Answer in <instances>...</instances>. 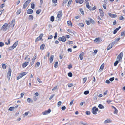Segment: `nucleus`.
Instances as JSON below:
<instances>
[{
  "label": "nucleus",
  "mask_w": 125,
  "mask_h": 125,
  "mask_svg": "<svg viewBox=\"0 0 125 125\" xmlns=\"http://www.w3.org/2000/svg\"><path fill=\"white\" fill-rule=\"evenodd\" d=\"M62 11H60L58 12V13L57 14L56 18V21H61V14L62 13Z\"/></svg>",
  "instance_id": "nucleus-1"
},
{
  "label": "nucleus",
  "mask_w": 125,
  "mask_h": 125,
  "mask_svg": "<svg viewBox=\"0 0 125 125\" xmlns=\"http://www.w3.org/2000/svg\"><path fill=\"white\" fill-rule=\"evenodd\" d=\"M10 26V25H9L8 24L5 23L2 26L1 29L3 31H5Z\"/></svg>",
  "instance_id": "nucleus-2"
},
{
  "label": "nucleus",
  "mask_w": 125,
  "mask_h": 125,
  "mask_svg": "<svg viewBox=\"0 0 125 125\" xmlns=\"http://www.w3.org/2000/svg\"><path fill=\"white\" fill-rule=\"evenodd\" d=\"M11 73V70L10 68H9V69L8 71L7 74V78L9 81L10 79Z\"/></svg>",
  "instance_id": "nucleus-3"
},
{
  "label": "nucleus",
  "mask_w": 125,
  "mask_h": 125,
  "mask_svg": "<svg viewBox=\"0 0 125 125\" xmlns=\"http://www.w3.org/2000/svg\"><path fill=\"white\" fill-rule=\"evenodd\" d=\"M92 112L93 113L94 115H96L97 114V112L98 110V109L96 108V107H94L92 109Z\"/></svg>",
  "instance_id": "nucleus-4"
},
{
  "label": "nucleus",
  "mask_w": 125,
  "mask_h": 125,
  "mask_svg": "<svg viewBox=\"0 0 125 125\" xmlns=\"http://www.w3.org/2000/svg\"><path fill=\"white\" fill-rule=\"evenodd\" d=\"M31 0H27L26 1L25 3L24 4L23 6V8L25 9L26 8L28 5L29 4V3L31 1Z\"/></svg>",
  "instance_id": "nucleus-5"
},
{
  "label": "nucleus",
  "mask_w": 125,
  "mask_h": 125,
  "mask_svg": "<svg viewBox=\"0 0 125 125\" xmlns=\"http://www.w3.org/2000/svg\"><path fill=\"white\" fill-rule=\"evenodd\" d=\"M115 44V42H113L111 43L109 46L107 47V50H108L111 49L112 47L114 45V44Z\"/></svg>",
  "instance_id": "nucleus-6"
},
{
  "label": "nucleus",
  "mask_w": 125,
  "mask_h": 125,
  "mask_svg": "<svg viewBox=\"0 0 125 125\" xmlns=\"http://www.w3.org/2000/svg\"><path fill=\"white\" fill-rule=\"evenodd\" d=\"M123 56V53L122 52H121L117 57V60L118 61L121 60Z\"/></svg>",
  "instance_id": "nucleus-7"
},
{
  "label": "nucleus",
  "mask_w": 125,
  "mask_h": 125,
  "mask_svg": "<svg viewBox=\"0 0 125 125\" xmlns=\"http://www.w3.org/2000/svg\"><path fill=\"white\" fill-rule=\"evenodd\" d=\"M15 19H13L11 22L10 23H8V25H10V26L11 25H12L13 26L12 27H13L14 26L15 24Z\"/></svg>",
  "instance_id": "nucleus-8"
},
{
  "label": "nucleus",
  "mask_w": 125,
  "mask_h": 125,
  "mask_svg": "<svg viewBox=\"0 0 125 125\" xmlns=\"http://www.w3.org/2000/svg\"><path fill=\"white\" fill-rule=\"evenodd\" d=\"M58 40L59 41H61L63 42H65L66 41V39L65 37L63 36L62 37H59Z\"/></svg>",
  "instance_id": "nucleus-9"
},
{
  "label": "nucleus",
  "mask_w": 125,
  "mask_h": 125,
  "mask_svg": "<svg viewBox=\"0 0 125 125\" xmlns=\"http://www.w3.org/2000/svg\"><path fill=\"white\" fill-rule=\"evenodd\" d=\"M51 110L50 109H49L47 110H46L42 112V114L44 115H46L50 113Z\"/></svg>",
  "instance_id": "nucleus-10"
},
{
  "label": "nucleus",
  "mask_w": 125,
  "mask_h": 125,
  "mask_svg": "<svg viewBox=\"0 0 125 125\" xmlns=\"http://www.w3.org/2000/svg\"><path fill=\"white\" fill-rule=\"evenodd\" d=\"M43 35V34H40L39 36L37 37L35 40V42H37L40 40L42 37Z\"/></svg>",
  "instance_id": "nucleus-11"
},
{
  "label": "nucleus",
  "mask_w": 125,
  "mask_h": 125,
  "mask_svg": "<svg viewBox=\"0 0 125 125\" xmlns=\"http://www.w3.org/2000/svg\"><path fill=\"white\" fill-rule=\"evenodd\" d=\"M99 12L100 14V16L102 17L104 16V14L102 10L101 9H100L99 10Z\"/></svg>",
  "instance_id": "nucleus-12"
},
{
  "label": "nucleus",
  "mask_w": 125,
  "mask_h": 125,
  "mask_svg": "<svg viewBox=\"0 0 125 125\" xmlns=\"http://www.w3.org/2000/svg\"><path fill=\"white\" fill-rule=\"evenodd\" d=\"M33 10L31 9H28L27 11V13L28 14H31L33 13Z\"/></svg>",
  "instance_id": "nucleus-13"
},
{
  "label": "nucleus",
  "mask_w": 125,
  "mask_h": 125,
  "mask_svg": "<svg viewBox=\"0 0 125 125\" xmlns=\"http://www.w3.org/2000/svg\"><path fill=\"white\" fill-rule=\"evenodd\" d=\"M101 39L100 38H97L94 40V41L96 43H99L101 41Z\"/></svg>",
  "instance_id": "nucleus-14"
},
{
  "label": "nucleus",
  "mask_w": 125,
  "mask_h": 125,
  "mask_svg": "<svg viewBox=\"0 0 125 125\" xmlns=\"http://www.w3.org/2000/svg\"><path fill=\"white\" fill-rule=\"evenodd\" d=\"M108 15L111 17L112 18L116 17L117 16L116 14H113L110 13H108Z\"/></svg>",
  "instance_id": "nucleus-15"
},
{
  "label": "nucleus",
  "mask_w": 125,
  "mask_h": 125,
  "mask_svg": "<svg viewBox=\"0 0 125 125\" xmlns=\"http://www.w3.org/2000/svg\"><path fill=\"white\" fill-rule=\"evenodd\" d=\"M76 2V3H79L80 4L83 3V0H75Z\"/></svg>",
  "instance_id": "nucleus-16"
},
{
  "label": "nucleus",
  "mask_w": 125,
  "mask_h": 125,
  "mask_svg": "<svg viewBox=\"0 0 125 125\" xmlns=\"http://www.w3.org/2000/svg\"><path fill=\"white\" fill-rule=\"evenodd\" d=\"M54 56L53 55H52L49 58L50 62V63H51L53 60Z\"/></svg>",
  "instance_id": "nucleus-17"
},
{
  "label": "nucleus",
  "mask_w": 125,
  "mask_h": 125,
  "mask_svg": "<svg viewBox=\"0 0 125 125\" xmlns=\"http://www.w3.org/2000/svg\"><path fill=\"white\" fill-rule=\"evenodd\" d=\"M29 64V62H26L23 63L22 65V67L23 68H25Z\"/></svg>",
  "instance_id": "nucleus-18"
},
{
  "label": "nucleus",
  "mask_w": 125,
  "mask_h": 125,
  "mask_svg": "<svg viewBox=\"0 0 125 125\" xmlns=\"http://www.w3.org/2000/svg\"><path fill=\"white\" fill-rule=\"evenodd\" d=\"M83 54L84 53L83 52H82L79 55V58L81 60H82L83 59Z\"/></svg>",
  "instance_id": "nucleus-19"
},
{
  "label": "nucleus",
  "mask_w": 125,
  "mask_h": 125,
  "mask_svg": "<svg viewBox=\"0 0 125 125\" xmlns=\"http://www.w3.org/2000/svg\"><path fill=\"white\" fill-rule=\"evenodd\" d=\"M86 7L89 10H91V7L89 6V3L88 2H87L86 3Z\"/></svg>",
  "instance_id": "nucleus-20"
},
{
  "label": "nucleus",
  "mask_w": 125,
  "mask_h": 125,
  "mask_svg": "<svg viewBox=\"0 0 125 125\" xmlns=\"http://www.w3.org/2000/svg\"><path fill=\"white\" fill-rule=\"evenodd\" d=\"M104 66V64L103 63L101 66L99 70L100 71H102L103 69Z\"/></svg>",
  "instance_id": "nucleus-21"
},
{
  "label": "nucleus",
  "mask_w": 125,
  "mask_h": 125,
  "mask_svg": "<svg viewBox=\"0 0 125 125\" xmlns=\"http://www.w3.org/2000/svg\"><path fill=\"white\" fill-rule=\"evenodd\" d=\"M112 122V121L109 119H107L106 120H105L104 122L105 123H111Z\"/></svg>",
  "instance_id": "nucleus-22"
},
{
  "label": "nucleus",
  "mask_w": 125,
  "mask_h": 125,
  "mask_svg": "<svg viewBox=\"0 0 125 125\" xmlns=\"http://www.w3.org/2000/svg\"><path fill=\"white\" fill-rule=\"evenodd\" d=\"M33 19V16L32 15H29L28 19L30 21H32Z\"/></svg>",
  "instance_id": "nucleus-23"
},
{
  "label": "nucleus",
  "mask_w": 125,
  "mask_h": 125,
  "mask_svg": "<svg viewBox=\"0 0 125 125\" xmlns=\"http://www.w3.org/2000/svg\"><path fill=\"white\" fill-rule=\"evenodd\" d=\"M45 45L44 44L41 45L40 46V49L42 50H43L45 47Z\"/></svg>",
  "instance_id": "nucleus-24"
},
{
  "label": "nucleus",
  "mask_w": 125,
  "mask_h": 125,
  "mask_svg": "<svg viewBox=\"0 0 125 125\" xmlns=\"http://www.w3.org/2000/svg\"><path fill=\"white\" fill-rule=\"evenodd\" d=\"M98 107L100 109H103L104 108V106L101 104H100L99 105Z\"/></svg>",
  "instance_id": "nucleus-25"
},
{
  "label": "nucleus",
  "mask_w": 125,
  "mask_h": 125,
  "mask_svg": "<svg viewBox=\"0 0 125 125\" xmlns=\"http://www.w3.org/2000/svg\"><path fill=\"white\" fill-rule=\"evenodd\" d=\"M35 6V4L33 3H32L31 5V8L32 9H34Z\"/></svg>",
  "instance_id": "nucleus-26"
},
{
  "label": "nucleus",
  "mask_w": 125,
  "mask_h": 125,
  "mask_svg": "<svg viewBox=\"0 0 125 125\" xmlns=\"http://www.w3.org/2000/svg\"><path fill=\"white\" fill-rule=\"evenodd\" d=\"M18 41H16L13 45V47L15 48L17 46L18 43Z\"/></svg>",
  "instance_id": "nucleus-27"
},
{
  "label": "nucleus",
  "mask_w": 125,
  "mask_h": 125,
  "mask_svg": "<svg viewBox=\"0 0 125 125\" xmlns=\"http://www.w3.org/2000/svg\"><path fill=\"white\" fill-rule=\"evenodd\" d=\"M67 24L69 26H72V24L71 21H68L67 22Z\"/></svg>",
  "instance_id": "nucleus-28"
},
{
  "label": "nucleus",
  "mask_w": 125,
  "mask_h": 125,
  "mask_svg": "<svg viewBox=\"0 0 125 125\" xmlns=\"http://www.w3.org/2000/svg\"><path fill=\"white\" fill-rule=\"evenodd\" d=\"M27 73H28L27 72H25L22 73H20V74H21V75H22V76L23 77L24 76L27 74Z\"/></svg>",
  "instance_id": "nucleus-29"
},
{
  "label": "nucleus",
  "mask_w": 125,
  "mask_h": 125,
  "mask_svg": "<svg viewBox=\"0 0 125 125\" xmlns=\"http://www.w3.org/2000/svg\"><path fill=\"white\" fill-rule=\"evenodd\" d=\"M15 109V107H11L9 108L8 110L10 111H13Z\"/></svg>",
  "instance_id": "nucleus-30"
},
{
  "label": "nucleus",
  "mask_w": 125,
  "mask_h": 125,
  "mask_svg": "<svg viewBox=\"0 0 125 125\" xmlns=\"http://www.w3.org/2000/svg\"><path fill=\"white\" fill-rule=\"evenodd\" d=\"M80 11L81 14L83 15H84V12L83 9L82 8H80Z\"/></svg>",
  "instance_id": "nucleus-31"
},
{
  "label": "nucleus",
  "mask_w": 125,
  "mask_h": 125,
  "mask_svg": "<svg viewBox=\"0 0 125 125\" xmlns=\"http://www.w3.org/2000/svg\"><path fill=\"white\" fill-rule=\"evenodd\" d=\"M54 20V16H52L50 18V21L52 22H53Z\"/></svg>",
  "instance_id": "nucleus-32"
},
{
  "label": "nucleus",
  "mask_w": 125,
  "mask_h": 125,
  "mask_svg": "<svg viewBox=\"0 0 125 125\" xmlns=\"http://www.w3.org/2000/svg\"><path fill=\"white\" fill-rule=\"evenodd\" d=\"M29 112H26L23 115V116L24 117H25V116H27L28 115Z\"/></svg>",
  "instance_id": "nucleus-33"
},
{
  "label": "nucleus",
  "mask_w": 125,
  "mask_h": 125,
  "mask_svg": "<svg viewBox=\"0 0 125 125\" xmlns=\"http://www.w3.org/2000/svg\"><path fill=\"white\" fill-rule=\"evenodd\" d=\"M118 28H116L115 29L114 31L113 32V34H116L117 32L118 31Z\"/></svg>",
  "instance_id": "nucleus-34"
},
{
  "label": "nucleus",
  "mask_w": 125,
  "mask_h": 125,
  "mask_svg": "<svg viewBox=\"0 0 125 125\" xmlns=\"http://www.w3.org/2000/svg\"><path fill=\"white\" fill-rule=\"evenodd\" d=\"M21 9H20L19 10H18L16 12V14L17 15H19V14L20 13H21Z\"/></svg>",
  "instance_id": "nucleus-35"
},
{
  "label": "nucleus",
  "mask_w": 125,
  "mask_h": 125,
  "mask_svg": "<svg viewBox=\"0 0 125 125\" xmlns=\"http://www.w3.org/2000/svg\"><path fill=\"white\" fill-rule=\"evenodd\" d=\"M73 43V41H70L68 42H67V44H69V45H70L71 44H72Z\"/></svg>",
  "instance_id": "nucleus-36"
},
{
  "label": "nucleus",
  "mask_w": 125,
  "mask_h": 125,
  "mask_svg": "<svg viewBox=\"0 0 125 125\" xmlns=\"http://www.w3.org/2000/svg\"><path fill=\"white\" fill-rule=\"evenodd\" d=\"M118 60H117L114 63V65L115 66H116L118 63L119 62L118 61Z\"/></svg>",
  "instance_id": "nucleus-37"
},
{
  "label": "nucleus",
  "mask_w": 125,
  "mask_h": 125,
  "mask_svg": "<svg viewBox=\"0 0 125 125\" xmlns=\"http://www.w3.org/2000/svg\"><path fill=\"white\" fill-rule=\"evenodd\" d=\"M22 77L21 74H20L17 77V80H18L22 78Z\"/></svg>",
  "instance_id": "nucleus-38"
},
{
  "label": "nucleus",
  "mask_w": 125,
  "mask_h": 125,
  "mask_svg": "<svg viewBox=\"0 0 125 125\" xmlns=\"http://www.w3.org/2000/svg\"><path fill=\"white\" fill-rule=\"evenodd\" d=\"M41 11V9H39L36 11V13L37 14H39Z\"/></svg>",
  "instance_id": "nucleus-39"
},
{
  "label": "nucleus",
  "mask_w": 125,
  "mask_h": 125,
  "mask_svg": "<svg viewBox=\"0 0 125 125\" xmlns=\"http://www.w3.org/2000/svg\"><path fill=\"white\" fill-rule=\"evenodd\" d=\"M58 64V62L57 61H56L54 65V67L55 68H56L57 67Z\"/></svg>",
  "instance_id": "nucleus-40"
},
{
  "label": "nucleus",
  "mask_w": 125,
  "mask_h": 125,
  "mask_svg": "<svg viewBox=\"0 0 125 125\" xmlns=\"http://www.w3.org/2000/svg\"><path fill=\"white\" fill-rule=\"evenodd\" d=\"M68 0H64L63 2L62 5L63 6L68 1Z\"/></svg>",
  "instance_id": "nucleus-41"
},
{
  "label": "nucleus",
  "mask_w": 125,
  "mask_h": 125,
  "mask_svg": "<svg viewBox=\"0 0 125 125\" xmlns=\"http://www.w3.org/2000/svg\"><path fill=\"white\" fill-rule=\"evenodd\" d=\"M120 39V38H118L117 39H115V41H114L113 42H115V43L118 41H119Z\"/></svg>",
  "instance_id": "nucleus-42"
},
{
  "label": "nucleus",
  "mask_w": 125,
  "mask_h": 125,
  "mask_svg": "<svg viewBox=\"0 0 125 125\" xmlns=\"http://www.w3.org/2000/svg\"><path fill=\"white\" fill-rule=\"evenodd\" d=\"M27 101L29 103H30L31 102L32 100L31 98H28L27 99Z\"/></svg>",
  "instance_id": "nucleus-43"
},
{
  "label": "nucleus",
  "mask_w": 125,
  "mask_h": 125,
  "mask_svg": "<svg viewBox=\"0 0 125 125\" xmlns=\"http://www.w3.org/2000/svg\"><path fill=\"white\" fill-rule=\"evenodd\" d=\"M14 48L13 46H12L9 47L8 49L9 50H11L13 49Z\"/></svg>",
  "instance_id": "nucleus-44"
},
{
  "label": "nucleus",
  "mask_w": 125,
  "mask_h": 125,
  "mask_svg": "<svg viewBox=\"0 0 125 125\" xmlns=\"http://www.w3.org/2000/svg\"><path fill=\"white\" fill-rule=\"evenodd\" d=\"M89 93V92L88 91H86L84 92V94L85 95H87Z\"/></svg>",
  "instance_id": "nucleus-45"
},
{
  "label": "nucleus",
  "mask_w": 125,
  "mask_h": 125,
  "mask_svg": "<svg viewBox=\"0 0 125 125\" xmlns=\"http://www.w3.org/2000/svg\"><path fill=\"white\" fill-rule=\"evenodd\" d=\"M6 65L5 64H2V67L3 69H6Z\"/></svg>",
  "instance_id": "nucleus-46"
},
{
  "label": "nucleus",
  "mask_w": 125,
  "mask_h": 125,
  "mask_svg": "<svg viewBox=\"0 0 125 125\" xmlns=\"http://www.w3.org/2000/svg\"><path fill=\"white\" fill-rule=\"evenodd\" d=\"M55 95L54 94H53V95H51L49 98V100H50L52 99L53 98V97L55 96Z\"/></svg>",
  "instance_id": "nucleus-47"
},
{
  "label": "nucleus",
  "mask_w": 125,
  "mask_h": 125,
  "mask_svg": "<svg viewBox=\"0 0 125 125\" xmlns=\"http://www.w3.org/2000/svg\"><path fill=\"white\" fill-rule=\"evenodd\" d=\"M68 76L70 77H71L72 76V73L71 72H69L68 73Z\"/></svg>",
  "instance_id": "nucleus-48"
},
{
  "label": "nucleus",
  "mask_w": 125,
  "mask_h": 125,
  "mask_svg": "<svg viewBox=\"0 0 125 125\" xmlns=\"http://www.w3.org/2000/svg\"><path fill=\"white\" fill-rule=\"evenodd\" d=\"M10 39H9L8 40V43L7 42H5V44H6V45H8V44H10Z\"/></svg>",
  "instance_id": "nucleus-49"
},
{
  "label": "nucleus",
  "mask_w": 125,
  "mask_h": 125,
  "mask_svg": "<svg viewBox=\"0 0 125 125\" xmlns=\"http://www.w3.org/2000/svg\"><path fill=\"white\" fill-rule=\"evenodd\" d=\"M86 23L88 25L90 24V21H88L87 20H86L85 21Z\"/></svg>",
  "instance_id": "nucleus-50"
},
{
  "label": "nucleus",
  "mask_w": 125,
  "mask_h": 125,
  "mask_svg": "<svg viewBox=\"0 0 125 125\" xmlns=\"http://www.w3.org/2000/svg\"><path fill=\"white\" fill-rule=\"evenodd\" d=\"M4 45V43L2 42H0V47H2Z\"/></svg>",
  "instance_id": "nucleus-51"
},
{
  "label": "nucleus",
  "mask_w": 125,
  "mask_h": 125,
  "mask_svg": "<svg viewBox=\"0 0 125 125\" xmlns=\"http://www.w3.org/2000/svg\"><path fill=\"white\" fill-rule=\"evenodd\" d=\"M40 65V63L39 62H37V63L36 64V65L35 66V67H38Z\"/></svg>",
  "instance_id": "nucleus-52"
},
{
  "label": "nucleus",
  "mask_w": 125,
  "mask_h": 125,
  "mask_svg": "<svg viewBox=\"0 0 125 125\" xmlns=\"http://www.w3.org/2000/svg\"><path fill=\"white\" fill-rule=\"evenodd\" d=\"M118 112V110L116 108V109H115V111L114 112V114H116Z\"/></svg>",
  "instance_id": "nucleus-53"
},
{
  "label": "nucleus",
  "mask_w": 125,
  "mask_h": 125,
  "mask_svg": "<svg viewBox=\"0 0 125 125\" xmlns=\"http://www.w3.org/2000/svg\"><path fill=\"white\" fill-rule=\"evenodd\" d=\"M62 103L61 101H59L57 105L58 107L60 106L61 104Z\"/></svg>",
  "instance_id": "nucleus-54"
},
{
  "label": "nucleus",
  "mask_w": 125,
  "mask_h": 125,
  "mask_svg": "<svg viewBox=\"0 0 125 125\" xmlns=\"http://www.w3.org/2000/svg\"><path fill=\"white\" fill-rule=\"evenodd\" d=\"M79 26L83 27L84 26V24L83 23H80L79 24Z\"/></svg>",
  "instance_id": "nucleus-55"
},
{
  "label": "nucleus",
  "mask_w": 125,
  "mask_h": 125,
  "mask_svg": "<svg viewBox=\"0 0 125 125\" xmlns=\"http://www.w3.org/2000/svg\"><path fill=\"white\" fill-rule=\"evenodd\" d=\"M37 81L38 82H39L40 83H42V81H40V79L39 78H37Z\"/></svg>",
  "instance_id": "nucleus-56"
},
{
  "label": "nucleus",
  "mask_w": 125,
  "mask_h": 125,
  "mask_svg": "<svg viewBox=\"0 0 125 125\" xmlns=\"http://www.w3.org/2000/svg\"><path fill=\"white\" fill-rule=\"evenodd\" d=\"M24 95V94L23 93H21V97H20V98H22L23 97Z\"/></svg>",
  "instance_id": "nucleus-57"
},
{
  "label": "nucleus",
  "mask_w": 125,
  "mask_h": 125,
  "mask_svg": "<svg viewBox=\"0 0 125 125\" xmlns=\"http://www.w3.org/2000/svg\"><path fill=\"white\" fill-rule=\"evenodd\" d=\"M53 36L52 35H51L48 37V39H51L52 38Z\"/></svg>",
  "instance_id": "nucleus-58"
},
{
  "label": "nucleus",
  "mask_w": 125,
  "mask_h": 125,
  "mask_svg": "<svg viewBox=\"0 0 125 125\" xmlns=\"http://www.w3.org/2000/svg\"><path fill=\"white\" fill-rule=\"evenodd\" d=\"M103 8L104 9H106V5L105 4H104L103 5Z\"/></svg>",
  "instance_id": "nucleus-59"
},
{
  "label": "nucleus",
  "mask_w": 125,
  "mask_h": 125,
  "mask_svg": "<svg viewBox=\"0 0 125 125\" xmlns=\"http://www.w3.org/2000/svg\"><path fill=\"white\" fill-rule=\"evenodd\" d=\"M114 77L111 78H110L109 80L111 81H112L114 80Z\"/></svg>",
  "instance_id": "nucleus-60"
},
{
  "label": "nucleus",
  "mask_w": 125,
  "mask_h": 125,
  "mask_svg": "<svg viewBox=\"0 0 125 125\" xmlns=\"http://www.w3.org/2000/svg\"><path fill=\"white\" fill-rule=\"evenodd\" d=\"M87 78L86 77L84 78L83 79V81H84V83L86 81Z\"/></svg>",
  "instance_id": "nucleus-61"
},
{
  "label": "nucleus",
  "mask_w": 125,
  "mask_h": 125,
  "mask_svg": "<svg viewBox=\"0 0 125 125\" xmlns=\"http://www.w3.org/2000/svg\"><path fill=\"white\" fill-rule=\"evenodd\" d=\"M66 108V107L65 106L62 107L61 108V109L62 110H64Z\"/></svg>",
  "instance_id": "nucleus-62"
},
{
  "label": "nucleus",
  "mask_w": 125,
  "mask_h": 125,
  "mask_svg": "<svg viewBox=\"0 0 125 125\" xmlns=\"http://www.w3.org/2000/svg\"><path fill=\"white\" fill-rule=\"evenodd\" d=\"M71 2H70V1H68V4H67V6H68V7H69V6L71 4Z\"/></svg>",
  "instance_id": "nucleus-63"
},
{
  "label": "nucleus",
  "mask_w": 125,
  "mask_h": 125,
  "mask_svg": "<svg viewBox=\"0 0 125 125\" xmlns=\"http://www.w3.org/2000/svg\"><path fill=\"white\" fill-rule=\"evenodd\" d=\"M74 101V100H72L70 102L69 105H70L71 106L73 104V102Z\"/></svg>",
  "instance_id": "nucleus-64"
}]
</instances>
